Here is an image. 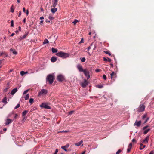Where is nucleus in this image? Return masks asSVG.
Returning <instances> with one entry per match:
<instances>
[{"mask_svg":"<svg viewBox=\"0 0 154 154\" xmlns=\"http://www.w3.org/2000/svg\"><path fill=\"white\" fill-rule=\"evenodd\" d=\"M51 51L53 53H57L58 51L57 49H55L54 48H51Z\"/></svg>","mask_w":154,"mask_h":154,"instance_id":"nucleus-28","label":"nucleus"},{"mask_svg":"<svg viewBox=\"0 0 154 154\" xmlns=\"http://www.w3.org/2000/svg\"><path fill=\"white\" fill-rule=\"evenodd\" d=\"M103 60L105 61L106 62V61H108L107 59L105 57H103Z\"/></svg>","mask_w":154,"mask_h":154,"instance_id":"nucleus-52","label":"nucleus"},{"mask_svg":"<svg viewBox=\"0 0 154 154\" xmlns=\"http://www.w3.org/2000/svg\"><path fill=\"white\" fill-rule=\"evenodd\" d=\"M13 6L12 5V6L11 7V11L12 13H13L14 11V9L13 8Z\"/></svg>","mask_w":154,"mask_h":154,"instance_id":"nucleus-41","label":"nucleus"},{"mask_svg":"<svg viewBox=\"0 0 154 154\" xmlns=\"http://www.w3.org/2000/svg\"><path fill=\"white\" fill-rule=\"evenodd\" d=\"M12 122V121L11 119H8L6 121V125H9V124L11 123Z\"/></svg>","mask_w":154,"mask_h":154,"instance_id":"nucleus-14","label":"nucleus"},{"mask_svg":"<svg viewBox=\"0 0 154 154\" xmlns=\"http://www.w3.org/2000/svg\"><path fill=\"white\" fill-rule=\"evenodd\" d=\"M47 93V91L44 89H42L39 92L38 96L46 94Z\"/></svg>","mask_w":154,"mask_h":154,"instance_id":"nucleus-7","label":"nucleus"},{"mask_svg":"<svg viewBox=\"0 0 154 154\" xmlns=\"http://www.w3.org/2000/svg\"><path fill=\"white\" fill-rule=\"evenodd\" d=\"M145 106L144 103L140 104L139 107L136 109L137 111L139 112H141L144 111L145 110Z\"/></svg>","mask_w":154,"mask_h":154,"instance_id":"nucleus-3","label":"nucleus"},{"mask_svg":"<svg viewBox=\"0 0 154 154\" xmlns=\"http://www.w3.org/2000/svg\"><path fill=\"white\" fill-rule=\"evenodd\" d=\"M111 78L112 79L114 77H115L116 76V74L114 72H112L110 74Z\"/></svg>","mask_w":154,"mask_h":154,"instance_id":"nucleus-21","label":"nucleus"},{"mask_svg":"<svg viewBox=\"0 0 154 154\" xmlns=\"http://www.w3.org/2000/svg\"><path fill=\"white\" fill-rule=\"evenodd\" d=\"M84 39H81V41L79 43V44L81 43H83L84 42Z\"/></svg>","mask_w":154,"mask_h":154,"instance_id":"nucleus-50","label":"nucleus"},{"mask_svg":"<svg viewBox=\"0 0 154 154\" xmlns=\"http://www.w3.org/2000/svg\"><path fill=\"white\" fill-rule=\"evenodd\" d=\"M149 136H147L145 139L143 140H141V142H142V143H144L145 144L147 143L148 142V140H149Z\"/></svg>","mask_w":154,"mask_h":154,"instance_id":"nucleus-11","label":"nucleus"},{"mask_svg":"<svg viewBox=\"0 0 154 154\" xmlns=\"http://www.w3.org/2000/svg\"><path fill=\"white\" fill-rule=\"evenodd\" d=\"M57 58L55 57H52L51 59V61L52 62H54L56 61Z\"/></svg>","mask_w":154,"mask_h":154,"instance_id":"nucleus-19","label":"nucleus"},{"mask_svg":"<svg viewBox=\"0 0 154 154\" xmlns=\"http://www.w3.org/2000/svg\"><path fill=\"white\" fill-rule=\"evenodd\" d=\"M56 55L58 56L61 57L62 58H66L69 56V54L60 51L56 54Z\"/></svg>","mask_w":154,"mask_h":154,"instance_id":"nucleus-1","label":"nucleus"},{"mask_svg":"<svg viewBox=\"0 0 154 154\" xmlns=\"http://www.w3.org/2000/svg\"><path fill=\"white\" fill-rule=\"evenodd\" d=\"M89 35H91V37L92 36V37L94 38H95L96 37V34L94 31H92V32H90L89 33Z\"/></svg>","mask_w":154,"mask_h":154,"instance_id":"nucleus-12","label":"nucleus"},{"mask_svg":"<svg viewBox=\"0 0 154 154\" xmlns=\"http://www.w3.org/2000/svg\"><path fill=\"white\" fill-rule=\"evenodd\" d=\"M146 117V115L145 114L143 116V119H144Z\"/></svg>","mask_w":154,"mask_h":154,"instance_id":"nucleus-51","label":"nucleus"},{"mask_svg":"<svg viewBox=\"0 0 154 154\" xmlns=\"http://www.w3.org/2000/svg\"><path fill=\"white\" fill-rule=\"evenodd\" d=\"M81 60V61L82 62H84L85 61L86 59L85 57H83L82 58H80Z\"/></svg>","mask_w":154,"mask_h":154,"instance_id":"nucleus-32","label":"nucleus"},{"mask_svg":"<svg viewBox=\"0 0 154 154\" xmlns=\"http://www.w3.org/2000/svg\"><path fill=\"white\" fill-rule=\"evenodd\" d=\"M57 79L59 82H62L64 80V78L63 75L60 74L57 76Z\"/></svg>","mask_w":154,"mask_h":154,"instance_id":"nucleus-6","label":"nucleus"},{"mask_svg":"<svg viewBox=\"0 0 154 154\" xmlns=\"http://www.w3.org/2000/svg\"><path fill=\"white\" fill-rule=\"evenodd\" d=\"M21 11H20L19 12V14H18V16L19 17H20V16H21Z\"/></svg>","mask_w":154,"mask_h":154,"instance_id":"nucleus-56","label":"nucleus"},{"mask_svg":"<svg viewBox=\"0 0 154 154\" xmlns=\"http://www.w3.org/2000/svg\"><path fill=\"white\" fill-rule=\"evenodd\" d=\"M100 71V70L99 69H97L96 70V71L97 72H99V71Z\"/></svg>","mask_w":154,"mask_h":154,"instance_id":"nucleus-63","label":"nucleus"},{"mask_svg":"<svg viewBox=\"0 0 154 154\" xmlns=\"http://www.w3.org/2000/svg\"><path fill=\"white\" fill-rule=\"evenodd\" d=\"M23 11L24 13H25L26 12V9H25V8H23Z\"/></svg>","mask_w":154,"mask_h":154,"instance_id":"nucleus-60","label":"nucleus"},{"mask_svg":"<svg viewBox=\"0 0 154 154\" xmlns=\"http://www.w3.org/2000/svg\"><path fill=\"white\" fill-rule=\"evenodd\" d=\"M149 119V118H147V119L145 121L144 123H145L146 122H147V121Z\"/></svg>","mask_w":154,"mask_h":154,"instance_id":"nucleus-59","label":"nucleus"},{"mask_svg":"<svg viewBox=\"0 0 154 154\" xmlns=\"http://www.w3.org/2000/svg\"><path fill=\"white\" fill-rule=\"evenodd\" d=\"M140 149L141 150L143 149L146 147V146L145 145H143V144L142 143H140Z\"/></svg>","mask_w":154,"mask_h":154,"instance_id":"nucleus-24","label":"nucleus"},{"mask_svg":"<svg viewBox=\"0 0 154 154\" xmlns=\"http://www.w3.org/2000/svg\"><path fill=\"white\" fill-rule=\"evenodd\" d=\"M141 122L140 121H136L135 123L134 124V125H136L138 127H139L140 126V125H141Z\"/></svg>","mask_w":154,"mask_h":154,"instance_id":"nucleus-15","label":"nucleus"},{"mask_svg":"<svg viewBox=\"0 0 154 154\" xmlns=\"http://www.w3.org/2000/svg\"><path fill=\"white\" fill-rule=\"evenodd\" d=\"M96 87L99 88H102L103 87V86L102 85H97Z\"/></svg>","mask_w":154,"mask_h":154,"instance_id":"nucleus-34","label":"nucleus"},{"mask_svg":"<svg viewBox=\"0 0 154 154\" xmlns=\"http://www.w3.org/2000/svg\"><path fill=\"white\" fill-rule=\"evenodd\" d=\"M3 55H5V57H7L8 56V54L5 52H2L0 53V57Z\"/></svg>","mask_w":154,"mask_h":154,"instance_id":"nucleus-20","label":"nucleus"},{"mask_svg":"<svg viewBox=\"0 0 154 154\" xmlns=\"http://www.w3.org/2000/svg\"><path fill=\"white\" fill-rule=\"evenodd\" d=\"M131 147L128 146V148L127 149V152L128 153L130 152V151L131 149Z\"/></svg>","mask_w":154,"mask_h":154,"instance_id":"nucleus-37","label":"nucleus"},{"mask_svg":"<svg viewBox=\"0 0 154 154\" xmlns=\"http://www.w3.org/2000/svg\"><path fill=\"white\" fill-rule=\"evenodd\" d=\"M54 79V75L50 74L47 76L46 78V81L48 82L50 84H51L53 82Z\"/></svg>","mask_w":154,"mask_h":154,"instance_id":"nucleus-2","label":"nucleus"},{"mask_svg":"<svg viewBox=\"0 0 154 154\" xmlns=\"http://www.w3.org/2000/svg\"><path fill=\"white\" fill-rule=\"evenodd\" d=\"M87 78V79H88L90 77V75L89 74V72L87 69H84V71L83 72Z\"/></svg>","mask_w":154,"mask_h":154,"instance_id":"nucleus-5","label":"nucleus"},{"mask_svg":"<svg viewBox=\"0 0 154 154\" xmlns=\"http://www.w3.org/2000/svg\"><path fill=\"white\" fill-rule=\"evenodd\" d=\"M83 143V141L82 140H81L80 142L75 143V145L77 146H79L81 145L82 143Z\"/></svg>","mask_w":154,"mask_h":154,"instance_id":"nucleus-22","label":"nucleus"},{"mask_svg":"<svg viewBox=\"0 0 154 154\" xmlns=\"http://www.w3.org/2000/svg\"><path fill=\"white\" fill-rule=\"evenodd\" d=\"M78 22V20L75 19L74 20V21L73 22V23L75 25Z\"/></svg>","mask_w":154,"mask_h":154,"instance_id":"nucleus-36","label":"nucleus"},{"mask_svg":"<svg viewBox=\"0 0 154 154\" xmlns=\"http://www.w3.org/2000/svg\"><path fill=\"white\" fill-rule=\"evenodd\" d=\"M25 74V72L24 71H21L20 72V75L22 76H23V75Z\"/></svg>","mask_w":154,"mask_h":154,"instance_id":"nucleus-38","label":"nucleus"},{"mask_svg":"<svg viewBox=\"0 0 154 154\" xmlns=\"http://www.w3.org/2000/svg\"><path fill=\"white\" fill-rule=\"evenodd\" d=\"M154 152L153 151H151L149 154H154Z\"/></svg>","mask_w":154,"mask_h":154,"instance_id":"nucleus-57","label":"nucleus"},{"mask_svg":"<svg viewBox=\"0 0 154 154\" xmlns=\"http://www.w3.org/2000/svg\"><path fill=\"white\" fill-rule=\"evenodd\" d=\"M3 60H0V68L2 66L1 65V64L2 63V62Z\"/></svg>","mask_w":154,"mask_h":154,"instance_id":"nucleus-53","label":"nucleus"},{"mask_svg":"<svg viewBox=\"0 0 154 154\" xmlns=\"http://www.w3.org/2000/svg\"><path fill=\"white\" fill-rule=\"evenodd\" d=\"M18 115H17V114H15V116H14V118H16L17 117V116Z\"/></svg>","mask_w":154,"mask_h":154,"instance_id":"nucleus-61","label":"nucleus"},{"mask_svg":"<svg viewBox=\"0 0 154 154\" xmlns=\"http://www.w3.org/2000/svg\"><path fill=\"white\" fill-rule=\"evenodd\" d=\"M10 51H12L13 54L15 55H16L17 54V52L14 50L13 49L11 48L10 49Z\"/></svg>","mask_w":154,"mask_h":154,"instance_id":"nucleus-23","label":"nucleus"},{"mask_svg":"<svg viewBox=\"0 0 154 154\" xmlns=\"http://www.w3.org/2000/svg\"><path fill=\"white\" fill-rule=\"evenodd\" d=\"M7 97H5L2 100V102L5 103V104H6L7 103Z\"/></svg>","mask_w":154,"mask_h":154,"instance_id":"nucleus-18","label":"nucleus"},{"mask_svg":"<svg viewBox=\"0 0 154 154\" xmlns=\"http://www.w3.org/2000/svg\"><path fill=\"white\" fill-rule=\"evenodd\" d=\"M88 85V83L87 81L85 79L84 82L82 83L81 84V86L83 88H85L86 86Z\"/></svg>","mask_w":154,"mask_h":154,"instance_id":"nucleus-10","label":"nucleus"},{"mask_svg":"<svg viewBox=\"0 0 154 154\" xmlns=\"http://www.w3.org/2000/svg\"><path fill=\"white\" fill-rule=\"evenodd\" d=\"M69 146V144L68 143H67L66 145L65 146H62L61 148L62 149H63L66 152L67 150L66 149L67 148H68Z\"/></svg>","mask_w":154,"mask_h":154,"instance_id":"nucleus-13","label":"nucleus"},{"mask_svg":"<svg viewBox=\"0 0 154 154\" xmlns=\"http://www.w3.org/2000/svg\"><path fill=\"white\" fill-rule=\"evenodd\" d=\"M29 98V94H28L25 97V99L26 100H28Z\"/></svg>","mask_w":154,"mask_h":154,"instance_id":"nucleus-29","label":"nucleus"},{"mask_svg":"<svg viewBox=\"0 0 154 154\" xmlns=\"http://www.w3.org/2000/svg\"><path fill=\"white\" fill-rule=\"evenodd\" d=\"M74 112V111H71L69 112V115H71Z\"/></svg>","mask_w":154,"mask_h":154,"instance_id":"nucleus-45","label":"nucleus"},{"mask_svg":"<svg viewBox=\"0 0 154 154\" xmlns=\"http://www.w3.org/2000/svg\"><path fill=\"white\" fill-rule=\"evenodd\" d=\"M11 26L12 27L14 26V21L13 20L11 21Z\"/></svg>","mask_w":154,"mask_h":154,"instance_id":"nucleus-42","label":"nucleus"},{"mask_svg":"<svg viewBox=\"0 0 154 154\" xmlns=\"http://www.w3.org/2000/svg\"><path fill=\"white\" fill-rule=\"evenodd\" d=\"M48 18L50 20H52L54 19V18L52 16L49 15Z\"/></svg>","mask_w":154,"mask_h":154,"instance_id":"nucleus-39","label":"nucleus"},{"mask_svg":"<svg viewBox=\"0 0 154 154\" xmlns=\"http://www.w3.org/2000/svg\"><path fill=\"white\" fill-rule=\"evenodd\" d=\"M60 132H64V133H67L68 132V131H61Z\"/></svg>","mask_w":154,"mask_h":154,"instance_id":"nucleus-54","label":"nucleus"},{"mask_svg":"<svg viewBox=\"0 0 154 154\" xmlns=\"http://www.w3.org/2000/svg\"><path fill=\"white\" fill-rule=\"evenodd\" d=\"M132 146V143H130L128 146L131 148Z\"/></svg>","mask_w":154,"mask_h":154,"instance_id":"nucleus-55","label":"nucleus"},{"mask_svg":"<svg viewBox=\"0 0 154 154\" xmlns=\"http://www.w3.org/2000/svg\"><path fill=\"white\" fill-rule=\"evenodd\" d=\"M34 99L32 98H30L29 99V102L31 104H32L33 102Z\"/></svg>","mask_w":154,"mask_h":154,"instance_id":"nucleus-30","label":"nucleus"},{"mask_svg":"<svg viewBox=\"0 0 154 154\" xmlns=\"http://www.w3.org/2000/svg\"><path fill=\"white\" fill-rule=\"evenodd\" d=\"M104 52L106 54H107L109 55L110 56L111 55V53L109 51H104Z\"/></svg>","mask_w":154,"mask_h":154,"instance_id":"nucleus-33","label":"nucleus"},{"mask_svg":"<svg viewBox=\"0 0 154 154\" xmlns=\"http://www.w3.org/2000/svg\"><path fill=\"white\" fill-rule=\"evenodd\" d=\"M46 22L47 23L48 22L49 23H51V24L52 23V21H50L48 20H46Z\"/></svg>","mask_w":154,"mask_h":154,"instance_id":"nucleus-48","label":"nucleus"},{"mask_svg":"<svg viewBox=\"0 0 154 154\" xmlns=\"http://www.w3.org/2000/svg\"><path fill=\"white\" fill-rule=\"evenodd\" d=\"M57 8H52L51 9V11L53 13H54L57 10Z\"/></svg>","mask_w":154,"mask_h":154,"instance_id":"nucleus-26","label":"nucleus"},{"mask_svg":"<svg viewBox=\"0 0 154 154\" xmlns=\"http://www.w3.org/2000/svg\"><path fill=\"white\" fill-rule=\"evenodd\" d=\"M93 42L91 45V46H89L88 48V51H89V50L91 48V46L93 44Z\"/></svg>","mask_w":154,"mask_h":154,"instance_id":"nucleus-47","label":"nucleus"},{"mask_svg":"<svg viewBox=\"0 0 154 154\" xmlns=\"http://www.w3.org/2000/svg\"><path fill=\"white\" fill-rule=\"evenodd\" d=\"M20 106V103L18 104L17 106L15 107L14 109H16L18 108Z\"/></svg>","mask_w":154,"mask_h":154,"instance_id":"nucleus-35","label":"nucleus"},{"mask_svg":"<svg viewBox=\"0 0 154 154\" xmlns=\"http://www.w3.org/2000/svg\"><path fill=\"white\" fill-rule=\"evenodd\" d=\"M77 68L80 72H83L84 70V69H83L82 66L80 64H78L77 65Z\"/></svg>","mask_w":154,"mask_h":154,"instance_id":"nucleus-9","label":"nucleus"},{"mask_svg":"<svg viewBox=\"0 0 154 154\" xmlns=\"http://www.w3.org/2000/svg\"><path fill=\"white\" fill-rule=\"evenodd\" d=\"M58 151V149H56L55 153H53V154H57Z\"/></svg>","mask_w":154,"mask_h":154,"instance_id":"nucleus-49","label":"nucleus"},{"mask_svg":"<svg viewBox=\"0 0 154 154\" xmlns=\"http://www.w3.org/2000/svg\"><path fill=\"white\" fill-rule=\"evenodd\" d=\"M29 33V32H27L23 36V38H24L26 37V36L28 35V34Z\"/></svg>","mask_w":154,"mask_h":154,"instance_id":"nucleus-44","label":"nucleus"},{"mask_svg":"<svg viewBox=\"0 0 154 154\" xmlns=\"http://www.w3.org/2000/svg\"><path fill=\"white\" fill-rule=\"evenodd\" d=\"M44 19V18L43 17H41L40 18V19L41 20L43 19Z\"/></svg>","mask_w":154,"mask_h":154,"instance_id":"nucleus-64","label":"nucleus"},{"mask_svg":"<svg viewBox=\"0 0 154 154\" xmlns=\"http://www.w3.org/2000/svg\"><path fill=\"white\" fill-rule=\"evenodd\" d=\"M28 110H25L22 113V116L24 117V118H25V116L27 114V113L28 112Z\"/></svg>","mask_w":154,"mask_h":154,"instance_id":"nucleus-16","label":"nucleus"},{"mask_svg":"<svg viewBox=\"0 0 154 154\" xmlns=\"http://www.w3.org/2000/svg\"><path fill=\"white\" fill-rule=\"evenodd\" d=\"M149 126L146 125L143 128V129L144 130V131L143 132V134H146L150 130V128H149L147 129H146Z\"/></svg>","mask_w":154,"mask_h":154,"instance_id":"nucleus-8","label":"nucleus"},{"mask_svg":"<svg viewBox=\"0 0 154 154\" xmlns=\"http://www.w3.org/2000/svg\"><path fill=\"white\" fill-rule=\"evenodd\" d=\"M17 91V88H15L12 90L11 91V95H14V94Z\"/></svg>","mask_w":154,"mask_h":154,"instance_id":"nucleus-17","label":"nucleus"},{"mask_svg":"<svg viewBox=\"0 0 154 154\" xmlns=\"http://www.w3.org/2000/svg\"><path fill=\"white\" fill-rule=\"evenodd\" d=\"M49 42L47 40V39H45L43 42V44H45L46 43H48Z\"/></svg>","mask_w":154,"mask_h":154,"instance_id":"nucleus-31","label":"nucleus"},{"mask_svg":"<svg viewBox=\"0 0 154 154\" xmlns=\"http://www.w3.org/2000/svg\"><path fill=\"white\" fill-rule=\"evenodd\" d=\"M57 1L56 0H54V2H53V6H52L54 7L55 8L57 5Z\"/></svg>","mask_w":154,"mask_h":154,"instance_id":"nucleus-27","label":"nucleus"},{"mask_svg":"<svg viewBox=\"0 0 154 154\" xmlns=\"http://www.w3.org/2000/svg\"><path fill=\"white\" fill-rule=\"evenodd\" d=\"M103 77L105 80H106V76L105 75H103Z\"/></svg>","mask_w":154,"mask_h":154,"instance_id":"nucleus-46","label":"nucleus"},{"mask_svg":"<svg viewBox=\"0 0 154 154\" xmlns=\"http://www.w3.org/2000/svg\"><path fill=\"white\" fill-rule=\"evenodd\" d=\"M7 85V87L6 88H5V89H4L3 90V91L4 92H6L8 90V89H9V88H10V87L9 86V83H8Z\"/></svg>","mask_w":154,"mask_h":154,"instance_id":"nucleus-25","label":"nucleus"},{"mask_svg":"<svg viewBox=\"0 0 154 154\" xmlns=\"http://www.w3.org/2000/svg\"><path fill=\"white\" fill-rule=\"evenodd\" d=\"M107 60H108V61H108L109 62H110L111 61V60L109 58H108Z\"/></svg>","mask_w":154,"mask_h":154,"instance_id":"nucleus-58","label":"nucleus"},{"mask_svg":"<svg viewBox=\"0 0 154 154\" xmlns=\"http://www.w3.org/2000/svg\"><path fill=\"white\" fill-rule=\"evenodd\" d=\"M132 142H136V140H135V139H132Z\"/></svg>","mask_w":154,"mask_h":154,"instance_id":"nucleus-62","label":"nucleus"},{"mask_svg":"<svg viewBox=\"0 0 154 154\" xmlns=\"http://www.w3.org/2000/svg\"><path fill=\"white\" fill-rule=\"evenodd\" d=\"M40 106L42 108H44L46 109H50L51 107L49 106L47 103H42L40 105Z\"/></svg>","mask_w":154,"mask_h":154,"instance_id":"nucleus-4","label":"nucleus"},{"mask_svg":"<svg viewBox=\"0 0 154 154\" xmlns=\"http://www.w3.org/2000/svg\"><path fill=\"white\" fill-rule=\"evenodd\" d=\"M121 152V149H119L118 151L116 152V154H119Z\"/></svg>","mask_w":154,"mask_h":154,"instance_id":"nucleus-43","label":"nucleus"},{"mask_svg":"<svg viewBox=\"0 0 154 154\" xmlns=\"http://www.w3.org/2000/svg\"><path fill=\"white\" fill-rule=\"evenodd\" d=\"M29 89H28L25 91L23 93V94L24 95L26 94L29 91Z\"/></svg>","mask_w":154,"mask_h":154,"instance_id":"nucleus-40","label":"nucleus"}]
</instances>
